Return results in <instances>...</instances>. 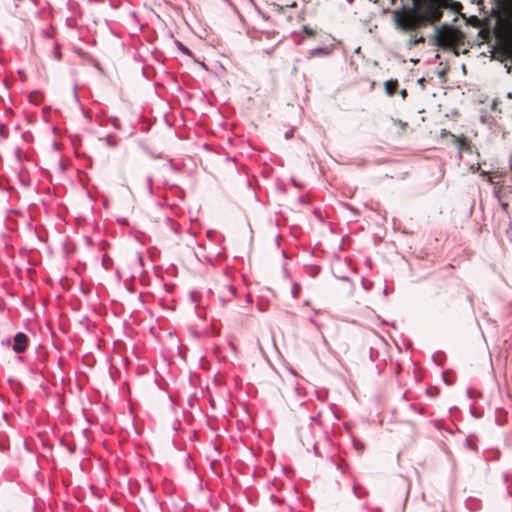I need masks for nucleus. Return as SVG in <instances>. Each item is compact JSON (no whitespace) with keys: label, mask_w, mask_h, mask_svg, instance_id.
I'll list each match as a JSON object with an SVG mask.
<instances>
[{"label":"nucleus","mask_w":512,"mask_h":512,"mask_svg":"<svg viewBox=\"0 0 512 512\" xmlns=\"http://www.w3.org/2000/svg\"><path fill=\"white\" fill-rule=\"evenodd\" d=\"M54 55L57 60L61 59V52L58 46H55L54 48Z\"/></svg>","instance_id":"obj_7"},{"label":"nucleus","mask_w":512,"mask_h":512,"mask_svg":"<svg viewBox=\"0 0 512 512\" xmlns=\"http://www.w3.org/2000/svg\"><path fill=\"white\" fill-rule=\"evenodd\" d=\"M397 123H398V125L400 126V128L402 130H404L407 127V123H405V122H403L401 120H399Z\"/></svg>","instance_id":"obj_8"},{"label":"nucleus","mask_w":512,"mask_h":512,"mask_svg":"<svg viewBox=\"0 0 512 512\" xmlns=\"http://www.w3.org/2000/svg\"><path fill=\"white\" fill-rule=\"evenodd\" d=\"M398 86L399 83L397 79H390L384 83L385 91L389 96H393L396 93Z\"/></svg>","instance_id":"obj_5"},{"label":"nucleus","mask_w":512,"mask_h":512,"mask_svg":"<svg viewBox=\"0 0 512 512\" xmlns=\"http://www.w3.org/2000/svg\"><path fill=\"white\" fill-rule=\"evenodd\" d=\"M4 129H5V127H4V126H1V127H0V133H1L3 136H4Z\"/></svg>","instance_id":"obj_10"},{"label":"nucleus","mask_w":512,"mask_h":512,"mask_svg":"<svg viewBox=\"0 0 512 512\" xmlns=\"http://www.w3.org/2000/svg\"><path fill=\"white\" fill-rule=\"evenodd\" d=\"M412 7H402L394 12L396 28L409 35L407 48L412 49L418 44L425 43V38L419 29L441 20L442 10L449 7L450 0H412Z\"/></svg>","instance_id":"obj_1"},{"label":"nucleus","mask_w":512,"mask_h":512,"mask_svg":"<svg viewBox=\"0 0 512 512\" xmlns=\"http://www.w3.org/2000/svg\"><path fill=\"white\" fill-rule=\"evenodd\" d=\"M401 96H402L403 98H405V97L407 96V91H406L405 89H403V90L401 91Z\"/></svg>","instance_id":"obj_9"},{"label":"nucleus","mask_w":512,"mask_h":512,"mask_svg":"<svg viewBox=\"0 0 512 512\" xmlns=\"http://www.w3.org/2000/svg\"><path fill=\"white\" fill-rule=\"evenodd\" d=\"M495 35L512 53V0L505 4L498 14Z\"/></svg>","instance_id":"obj_2"},{"label":"nucleus","mask_w":512,"mask_h":512,"mask_svg":"<svg viewBox=\"0 0 512 512\" xmlns=\"http://www.w3.org/2000/svg\"><path fill=\"white\" fill-rule=\"evenodd\" d=\"M312 54L313 55H327L328 54V51L326 49H323V48H319V49H315L312 51Z\"/></svg>","instance_id":"obj_6"},{"label":"nucleus","mask_w":512,"mask_h":512,"mask_svg":"<svg viewBox=\"0 0 512 512\" xmlns=\"http://www.w3.org/2000/svg\"><path fill=\"white\" fill-rule=\"evenodd\" d=\"M28 344V337L26 334L19 332L14 336L13 350L16 353H22L26 350Z\"/></svg>","instance_id":"obj_4"},{"label":"nucleus","mask_w":512,"mask_h":512,"mask_svg":"<svg viewBox=\"0 0 512 512\" xmlns=\"http://www.w3.org/2000/svg\"><path fill=\"white\" fill-rule=\"evenodd\" d=\"M463 33L455 27L442 25L436 29L434 44L444 49H455L463 43Z\"/></svg>","instance_id":"obj_3"}]
</instances>
